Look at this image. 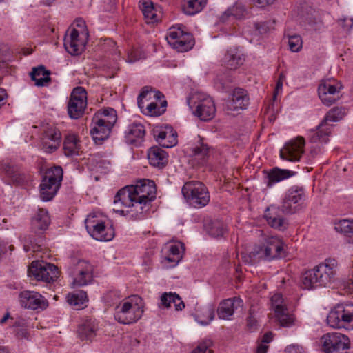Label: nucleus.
I'll use <instances>...</instances> for the list:
<instances>
[{
  "label": "nucleus",
  "instance_id": "obj_1",
  "mask_svg": "<svg viewBox=\"0 0 353 353\" xmlns=\"http://www.w3.org/2000/svg\"><path fill=\"white\" fill-rule=\"evenodd\" d=\"M337 262L334 259H328L324 263L315 266L303 273L301 279V288L312 290L318 287H326L334 279Z\"/></svg>",
  "mask_w": 353,
  "mask_h": 353
},
{
  "label": "nucleus",
  "instance_id": "obj_2",
  "mask_svg": "<svg viewBox=\"0 0 353 353\" xmlns=\"http://www.w3.org/2000/svg\"><path fill=\"white\" fill-rule=\"evenodd\" d=\"M143 306L142 299L137 295L125 298L115 306L114 318L120 324H133L143 316Z\"/></svg>",
  "mask_w": 353,
  "mask_h": 353
},
{
  "label": "nucleus",
  "instance_id": "obj_3",
  "mask_svg": "<svg viewBox=\"0 0 353 353\" xmlns=\"http://www.w3.org/2000/svg\"><path fill=\"white\" fill-rule=\"evenodd\" d=\"M116 121V111L113 108H105L94 114L92 121L93 126L90 130V134L95 143L101 144L108 138Z\"/></svg>",
  "mask_w": 353,
  "mask_h": 353
},
{
  "label": "nucleus",
  "instance_id": "obj_4",
  "mask_svg": "<svg viewBox=\"0 0 353 353\" xmlns=\"http://www.w3.org/2000/svg\"><path fill=\"white\" fill-rule=\"evenodd\" d=\"M125 203H130L132 197L151 203L156 198V185L153 181L141 180L137 185L125 186L119 190Z\"/></svg>",
  "mask_w": 353,
  "mask_h": 353
},
{
  "label": "nucleus",
  "instance_id": "obj_5",
  "mask_svg": "<svg viewBox=\"0 0 353 353\" xmlns=\"http://www.w3.org/2000/svg\"><path fill=\"white\" fill-rule=\"evenodd\" d=\"M68 272L72 279L73 287H83L93 281L94 266L88 261L72 259Z\"/></svg>",
  "mask_w": 353,
  "mask_h": 353
},
{
  "label": "nucleus",
  "instance_id": "obj_6",
  "mask_svg": "<svg viewBox=\"0 0 353 353\" xmlns=\"http://www.w3.org/2000/svg\"><path fill=\"white\" fill-rule=\"evenodd\" d=\"M63 179V170L60 166L48 169L39 185L40 197L43 201L52 200L57 194Z\"/></svg>",
  "mask_w": 353,
  "mask_h": 353
},
{
  "label": "nucleus",
  "instance_id": "obj_7",
  "mask_svg": "<svg viewBox=\"0 0 353 353\" xmlns=\"http://www.w3.org/2000/svg\"><path fill=\"white\" fill-rule=\"evenodd\" d=\"M188 204L195 208L205 206L210 201V194L205 185L200 181L185 183L181 190Z\"/></svg>",
  "mask_w": 353,
  "mask_h": 353
},
{
  "label": "nucleus",
  "instance_id": "obj_8",
  "mask_svg": "<svg viewBox=\"0 0 353 353\" xmlns=\"http://www.w3.org/2000/svg\"><path fill=\"white\" fill-rule=\"evenodd\" d=\"M285 243L278 236H265L263 238L262 245L259 250L252 252L253 256H258L259 259L272 261L285 256Z\"/></svg>",
  "mask_w": 353,
  "mask_h": 353
},
{
  "label": "nucleus",
  "instance_id": "obj_9",
  "mask_svg": "<svg viewBox=\"0 0 353 353\" xmlns=\"http://www.w3.org/2000/svg\"><path fill=\"white\" fill-rule=\"evenodd\" d=\"M132 201H130V203H125V202L123 201V196L120 195V192H118L114 196V204L118 205L121 203L122 206L126 208V210L114 208V211L121 215L126 216L131 219L136 220L143 219L150 210V203L132 197Z\"/></svg>",
  "mask_w": 353,
  "mask_h": 353
},
{
  "label": "nucleus",
  "instance_id": "obj_10",
  "mask_svg": "<svg viewBox=\"0 0 353 353\" xmlns=\"http://www.w3.org/2000/svg\"><path fill=\"white\" fill-rule=\"evenodd\" d=\"M327 323L333 328L353 330V305L338 304L329 312Z\"/></svg>",
  "mask_w": 353,
  "mask_h": 353
},
{
  "label": "nucleus",
  "instance_id": "obj_11",
  "mask_svg": "<svg viewBox=\"0 0 353 353\" xmlns=\"http://www.w3.org/2000/svg\"><path fill=\"white\" fill-rule=\"evenodd\" d=\"M190 108L195 107L194 114L201 121H208L214 118L216 108L212 99L201 93H196L188 99Z\"/></svg>",
  "mask_w": 353,
  "mask_h": 353
},
{
  "label": "nucleus",
  "instance_id": "obj_12",
  "mask_svg": "<svg viewBox=\"0 0 353 353\" xmlns=\"http://www.w3.org/2000/svg\"><path fill=\"white\" fill-rule=\"evenodd\" d=\"M88 232L94 239L100 241H109L114 236V230L112 225H106L95 214H90L85 221Z\"/></svg>",
  "mask_w": 353,
  "mask_h": 353
},
{
  "label": "nucleus",
  "instance_id": "obj_13",
  "mask_svg": "<svg viewBox=\"0 0 353 353\" xmlns=\"http://www.w3.org/2000/svg\"><path fill=\"white\" fill-rule=\"evenodd\" d=\"M165 39L171 47L181 52L190 50L194 44L192 35L183 30L181 26L171 27Z\"/></svg>",
  "mask_w": 353,
  "mask_h": 353
},
{
  "label": "nucleus",
  "instance_id": "obj_14",
  "mask_svg": "<svg viewBox=\"0 0 353 353\" xmlns=\"http://www.w3.org/2000/svg\"><path fill=\"white\" fill-rule=\"evenodd\" d=\"M322 347L326 353H347L350 348L349 338L339 332H331L321 338Z\"/></svg>",
  "mask_w": 353,
  "mask_h": 353
},
{
  "label": "nucleus",
  "instance_id": "obj_15",
  "mask_svg": "<svg viewBox=\"0 0 353 353\" xmlns=\"http://www.w3.org/2000/svg\"><path fill=\"white\" fill-rule=\"evenodd\" d=\"M343 86L335 79L330 78L321 81L318 88V94L322 103L330 106L341 98Z\"/></svg>",
  "mask_w": 353,
  "mask_h": 353
},
{
  "label": "nucleus",
  "instance_id": "obj_16",
  "mask_svg": "<svg viewBox=\"0 0 353 353\" xmlns=\"http://www.w3.org/2000/svg\"><path fill=\"white\" fill-rule=\"evenodd\" d=\"M28 275L38 281L51 283L59 277V272L55 265L36 261L32 262L29 267Z\"/></svg>",
  "mask_w": 353,
  "mask_h": 353
},
{
  "label": "nucleus",
  "instance_id": "obj_17",
  "mask_svg": "<svg viewBox=\"0 0 353 353\" xmlns=\"http://www.w3.org/2000/svg\"><path fill=\"white\" fill-rule=\"evenodd\" d=\"M87 106V92L82 87L73 89L68 103V112L70 118L77 119L84 113Z\"/></svg>",
  "mask_w": 353,
  "mask_h": 353
},
{
  "label": "nucleus",
  "instance_id": "obj_18",
  "mask_svg": "<svg viewBox=\"0 0 353 353\" xmlns=\"http://www.w3.org/2000/svg\"><path fill=\"white\" fill-rule=\"evenodd\" d=\"M305 196L303 189L292 187L285 193L282 201V211L285 214H294L301 208V201Z\"/></svg>",
  "mask_w": 353,
  "mask_h": 353
},
{
  "label": "nucleus",
  "instance_id": "obj_19",
  "mask_svg": "<svg viewBox=\"0 0 353 353\" xmlns=\"http://www.w3.org/2000/svg\"><path fill=\"white\" fill-rule=\"evenodd\" d=\"M61 141V134L58 128L48 125L43 128L41 143L44 152L48 154L54 152L59 148Z\"/></svg>",
  "mask_w": 353,
  "mask_h": 353
},
{
  "label": "nucleus",
  "instance_id": "obj_20",
  "mask_svg": "<svg viewBox=\"0 0 353 353\" xmlns=\"http://www.w3.org/2000/svg\"><path fill=\"white\" fill-rule=\"evenodd\" d=\"M305 143V139L302 137L289 141L280 150L281 159L292 162L300 161L304 152Z\"/></svg>",
  "mask_w": 353,
  "mask_h": 353
},
{
  "label": "nucleus",
  "instance_id": "obj_21",
  "mask_svg": "<svg viewBox=\"0 0 353 353\" xmlns=\"http://www.w3.org/2000/svg\"><path fill=\"white\" fill-rule=\"evenodd\" d=\"M19 302L22 307L30 310H45L48 306V301L39 292L24 290L19 295Z\"/></svg>",
  "mask_w": 353,
  "mask_h": 353
},
{
  "label": "nucleus",
  "instance_id": "obj_22",
  "mask_svg": "<svg viewBox=\"0 0 353 353\" xmlns=\"http://www.w3.org/2000/svg\"><path fill=\"white\" fill-rule=\"evenodd\" d=\"M283 214L284 213L281 207L272 205L267 208L263 216L271 228L283 231L288 228V224Z\"/></svg>",
  "mask_w": 353,
  "mask_h": 353
},
{
  "label": "nucleus",
  "instance_id": "obj_23",
  "mask_svg": "<svg viewBox=\"0 0 353 353\" xmlns=\"http://www.w3.org/2000/svg\"><path fill=\"white\" fill-rule=\"evenodd\" d=\"M242 306L243 301L238 296L223 300L217 309L218 316L221 319L230 320L234 311Z\"/></svg>",
  "mask_w": 353,
  "mask_h": 353
},
{
  "label": "nucleus",
  "instance_id": "obj_24",
  "mask_svg": "<svg viewBox=\"0 0 353 353\" xmlns=\"http://www.w3.org/2000/svg\"><path fill=\"white\" fill-rule=\"evenodd\" d=\"M244 61V55L238 48H231L225 54L221 64L228 70H234L243 65Z\"/></svg>",
  "mask_w": 353,
  "mask_h": 353
},
{
  "label": "nucleus",
  "instance_id": "obj_25",
  "mask_svg": "<svg viewBox=\"0 0 353 353\" xmlns=\"http://www.w3.org/2000/svg\"><path fill=\"white\" fill-rule=\"evenodd\" d=\"M79 31L73 28L64 38V47L72 55H78L83 50L84 43L79 40Z\"/></svg>",
  "mask_w": 353,
  "mask_h": 353
},
{
  "label": "nucleus",
  "instance_id": "obj_26",
  "mask_svg": "<svg viewBox=\"0 0 353 353\" xmlns=\"http://www.w3.org/2000/svg\"><path fill=\"white\" fill-rule=\"evenodd\" d=\"M145 134V127L140 123L130 124L125 131L126 141L130 144L137 145L143 141Z\"/></svg>",
  "mask_w": 353,
  "mask_h": 353
},
{
  "label": "nucleus",
  "instance_id": "obj_27",
  "mask_svg": "<svg viewBox=\"0 0 353 353\" xmlns=\"http://www.w3.org/2000/svg\"><path fill=\"white\" fill-rule=\"evenodd\" d=\"M97 330L98 325L95 320L86 319L79 325L77 334L82 341L92 340L96 336Z\"/></svg>",
  "mask_w": 353,
  "mask_h": 353
},
{
  "label": "nucleus",
  "instance_id": "obj_28",
  "mask_svg": "<svg viewBox=\"0 0 353 353\" xmlns=\"http://www.w3.org/2000/svg\"><path fill=\"white\" fill-rule=\"evenodd\" d=\"M248 104L249 97L247 92L239 88L234 89L232 93V99L228 105L229 108L232 110L245 109Z\"/></svg>",
  "mask_w": 353,
  "mask_h": 353
},
{
  "label": "nucleus",
  "instance_id": "obj_29",
  "mask_svg": "<svg viewBox=\"0 0 353 353\" xmlns=\"http://www.w3.org/2000/svg\"><path fill=\"white\" fill-rule=\"evenodd\" d=\"M63 152L67 157H74L79 154L81 146L80 140L74 134H70L63 140Z\"/></svg>",
  "mask_w": 353,
  "mask_h": 353
},
{
  "label": "nucleus",
  "instance_id": "obj_30",
  "mask_svg": "<svg viewBox=\"0 0 353 353\" xmlns=\"http://www.w3.org/2000/svg\"><path fill=\"white\" fill-rule=\"evenodd\" d=\"M50 222V219L47 210L39 209L31 221V227L34 232L46 230Z\"/></svg>",
  "mask_w": 353,
  "mask_h": 353
},
{
  "label": "nucleus",
  "instance_id": "obj_31",
  "mask_svg": "<svg viewBox=\"0 0 353 353\" xmlns=\"http://www.w3.org/2000/svg\"><path fill=\"white\" fill-rule=\"evenodd\" d=\"M148 157L151 165L162 168L168 161L167 153L161 148L152 147L148 153Z\"/></svg>",
  "mask_w": 353,
  "mask_h": 353
},
{
  "label": "nucleus",
  "instance_id": "obj_32",
  "mask_svg": "<svg viewBox=\"0 0 353 353\" xmlns=\"http://www.w3.org/2000/svg\"><path fill=\"white\" fill-rule=\"evenodd\" d=\"M30 77L35 85L39 87L47 85L50 81V71L46 69L43 65L32 68Z\"/></svg>",
  "mask_w": 353,
  "mask_h": 353
},
{
  "label": "nucleus",
  "instance_id": "obj_33",
  "mask_svg": "<svg viewBox=\"0 0 353 353\" xmlns=\"http://www.w3.org/2000/svg\"><path fill=\"white\" fill-rule=\"evenodd\" d=\"M294 174V172L289 170H282L278 168H274L267 174V186L272 187L274 183L288 179Z\"/></svg>",
  "mask_w": 353,
  "mask_h": 353
},
{
  "label": "nucleus",
  "instance_id": "obj_34",
  "mask_svg": "<svg viewBox=\"0 0 353 353\" xmlns=\"http://www.w3.org/2000/svg\"><path fill=\"white\" fill-rule=\"evenodd\" d=\"M311 133L310 139L312 143H326L330 134V126L322 121L316 130H311Z\"/></svg>",
  "mask_w": 353,
  "mask_h": 353
},
{
  "label": "nucleus",
  "instance_id": "obj_35",
  "mask_svg": "<svg viewBox=\"0 0 353 353\" xmlns=\"http://www.w3.org/2000/svg\"><path fill=\"white\" fill-rule=\"evenodd\" d=\"M139 7L148 23H153L158 21L156 8L150 0H141Z\"/></svg>",
  "mask_w": 353,
  "mask_h": 353
},
{
  "label": "nucleus",
  "instance_id": "obj_36",
  "mask_svg": "<svg viewBox=\"0 0 353 353\" xmlns=\"http://www.w3.org/2000/svg\"><path fill=\"white\" fill-rule=\"evenodd\" d=\"M207 1L208 0H185L183 10L188 15H194L203 9Z\"/></svg>",
  "mask_w": 353,
  "mask_h": 353
},
{
  "label": "nucleus",
  "instance_id": "obj_37",
  "mask_svg": "<svg viewBox=\"0 0 353 353\" xmlns=\"http://www.w3.org/2000/svg\"><path fill=\"white\" fill-rule=\"evenodd\" d=\"M275 317L279 325L282 327H290L295 324L296 318L294 315L289 311L288 307L284 308V310L280 312H276Z\"/></svg>",
  "mask_w": 353,
  "mask_h": 353
},
{
  "label": "nucleus",
  "instance_id": "obj_38",
  "mask_svg": "<svg viewBox=\"0 0 353 353\" xmlns=\"http://www.w3.org/2000/svg\"><path fill=\"white\" fill-rule=\"evenodd\" d=\"M335 230L349 237V242L353 243V220H340L335 224Z\"/></svg>",
  "mask_w": 353,
  "mask_h": 353
},
{
  "label": "nucleus",
  "instance_id": "obj_39",
  "mask_svg": "<svg viewBox=\"0 0 353 353\" xmlns=\"http://www.w3.org/2000/svg\"><path fill=\"white\" fill-rule=\"evenodd\" d=\"M88 301L87 293L83 290L72 294H68L67 296V302L70 305L77 307V309L82 307Z\"/></svg>",
  "mask_w": 353,
  "mask_h": 353
},
{
  "label": "nucleus",
  "instance_id": "obj_40",
  "mask_svg": "<svg viewBox=\"0 0 353 353\" xmlns=\"http://www.w3.org/2000/svg\"><path fill=\"white\" fill-rule=\"evenodd\" d=\"M214 318V312L212 307H205L195 315L196 321L202 325H208Z\"/></svg>",
  "mask_w": 353,
  "mask_h": 353
},
{
  "label": "nucleus",
  "instance_id": "obj_41",
  "mask_svg": "<svg viewBox=\"0 0 353 353\" xmlns=\"http://www.w3.org/2000/svg\"><path fill=\"white\" fill-rule=\"evenodd\" d=\"M167 105L166 101L161 103V105H158L155 102H151L147 105L145 110H141L142 112L145 114L150 116H159L165 112V107Z\"/></svg>",
  "mask_w": 353,
  "mask_h": 353
},
{
  "label": "nucleus",
  "instance_id": "obj_42",
  "mask_svg": "<svg viewBox=\"0 0 353 353\" xmlns=\"http://www.w3.org/2000/svg\"><path fill=\"white\" fill-rule=\"evenodd\" d=\"M0 173L5 174L13 183L18 180V174L16 168L8 162H0Z\"/></svg>",
  "mask_w": 353,
  "mask_h": 353
},
{
  "label": "nucleus",
  "instance_id": "obj_43",
  "mask_svg": "<svg viewBox=\"0 0 353 353\" xmlns=\"http://www.w3.org/2000/svg\"><path fill=\"white\" fill-rule=\"evenodd\" d=\"M345 110L342 108H334L331 109L325 117L324 120L323 121L324 123L327 124L328 121L330 122H336L341 120L343 116L345 115Z\"/></svg>",
  "mask_w": 353,
  "mask_h": 353
},
{
  "label": "nucleus",
  "instance_id": "obj_44",
  "mask_svg": "<svg viewBox=\"0 0 353 353\" xmlns=\"http://www.w3.org/2000/svg\"><path fill=\"white\" fill-rule=\"evenodd\" d=\"M179 301V295L176 292H164L160 297L159 307L164 308H169L171 303Z\"/></svg>",
  "mask_w": 353,
  "mask_h": 353
},
{
  "label": "nucleus",
  "instance_id": "obj_45",
  "mask_svg": "<svg viewBox=\"0 0 353 353\" xmlns=\"http://www.w3.org/2000/svg\"><path fill=\"white\" fill-rule=\"evenodd\" d=\"M122 298L121 294L119 290H110L103 296L104 303L109 306L117 305Z\"/></svg>",
  "mask_w": 353,
  "mask_h": 353
},
{
  "label": "nucleus",
  "instance_id": "obj_46",
  "mask_svg": "<svg viewBox=\"0 0 353 353\" xmlns=\"http://www.w3.org/2000/svg\"><path fill=\"white\" fill-rule=\"evenodd\" d=\"M270 301L271 306L274 314H276V312H280L287 307L286 303L281 294H274L271 297Z\"/></svg>",
  "mask_w": 353,
  "mask_h": 353
},
{
  "label": "nucleus",
  "instance_id": "obj_47",
  "mask_svg": "<svg viewBox=\"0 0 353 353\" xmlns=\"http://www.w3.org/2000/svg\"><path fill=\"white\" fill-rule=\"evenodd\" d=\"M213 343L210 339H205L200 341L198 345L192 351V353H213L212 349Z\"/></svg>",
  "mask_w": 353,
  "mask_h": 353
},
{
  "label": "nucleus",
  "instance_id": "obj_48",
  "mask_svg": "<svg viewBox=\"0 0 353 353\" xmlns=\"http://www.w3.org/2000/svg\"><path fill=\"white\" fill-rule=\"evenodd\" d=\"M288 46L290 50L293 52H299L303 46L302 39L299 35L290 36L288 38Z\"/></svg>",
  "mask_w": 353,
  "mask_h": 353
},
{
  "label": "nucleus",
  "instance_id": "obj_49",
  "mask_svg": "<svg viewBox=\"0 0 353 353\" xmlns=\"http://www.w3.org/2000/svg\"><path fill=\"white\" fill-rule=\"evenodd\" d=\"M226 232L225 227L223 223L214 222L212 223L209 234L216 238L221 237Z\"/></svg>",
  "mask_w": 353,
  "mask_h": 353
},
{
  "label": "nucleus",
  "instance_id": "obj_50",
  "mask_svg": "<svg viewBox=\"0 0 353 353\" xmlns=\"http://www.w3.org/2000/svg\"><path fill=\"white\" fill-rule=\"evenodd\" d=\"M152 92L148 87H144L137 98V104L141 110L144 108V101H148L152 99Z\"/></svg>",
  "mask_w": 353,
  "mask_h": 353
},
{
  "label": "nucleus",
  "instance_id": "obj_51",
  "mask_svg": "<svg viewBox=\"0 0 353 353\" xmlns=\"http://www.w3.org/2000/svg\"><path fill=\"white\" fill-rule=\"evenodd\" d=\"M244 8L243 6H234L232 8L228 9L225 13L222 15L221 19H225L226 17L229 16H234L235 17H240L243 12Z\"/></svg>",
  "mask_w": 353,
  "mask_h": 353
},
{
  "label": "nucleus",
  "instance_id": "obj_52",
  "mask_svg": "<svg viewBox=\"0 0 353 353\" xmlns=\"http://www.w3.org/2000/svg\"><path fill=\"white\" fill-rule=\"evenodd\" d=\"M258 321L252 309H250L247 318V327L250 332L255 331L258 328Z\"/></svg>",
  "mask_w": 353,
  "mask_h": 353
},
{
  "label": "nucleus",
  "instance_id": "obj_53",
  "mask_svg": "<svg viewBox=\"0 0 353 353\" xmlns=\"http://www.w3.org/2000/svg\"><path fill=\"white\" fill-rule=\"evenodd\" d=\"M168 134L165 143H162L163 148H172L177 143V134L171 127L168 128Z\"/></svg>",
  "mask_w": 353,
  "mask_h": 353
},
{
  "label": "nucleus",
  "instance_id": "obj_54",
  "mask_svg": "<svg viewBox=\"0 0 353 353\" xmlns=\"http://www.w3.org/2000/svg\"><path fill=\"white\" fill-rule=\"evenodd\" d=\"M168 134V128H165V130H163L161 129H155L154 130V136L156 140L162 145V143H165V140L167 139Z\"/></svg>",
  "mask_w": 353,
  "mask_h": 353
},
{
  "label": "nucleus",
  "instance_id": "obj_55",
  "mask_svg": "<svg viewBox=\"0 0 353 353\" xmlns=\"http://www.w3.org/2000/svg\"><path fill=\"white\" fill-rule=\"evenodd\" d=\"M181 250H184V245L183 243H178L176 244L171 245L169 248V254L173 255L174 256H178L179 258L181 259Z\"/></svg>",
  "mask_w": 353,
  "mask_h": 353
},
{
  "label": "nucleus",
  "instance_id": "obj_56",
  "mask_svg": "<svg viewBox=\"0 0 353 353\" xmlns=\"http://www.w3.org/2000/svg\"><path fill=\"white\" fill-rule=\"evenodd\" d=\"M209 148L207 145L201 143L199 146L194 148L193 152L194 155L205 157L208 154Z\"/></svg>",
  "mask_w": 353,
  "mask_h": 353
},
{
  "label": "nucleus",
  "instance_id": "obj_57",
  "mask_svg": "<svg viewBox=\"0 0 353 353\" xmlns=\"http://www.w3.org/2000/svg\"><path fill=\"white\" fill-rule=\"evenodd\" d=\"M341 26L345 31H349L353 27V19L345 18L339 21Z\"/></svg>",
  "mask_w": 353,
  "mask_h": 353
},
{
  "label": "nucleus",
  "instance_id": "obj_58",
  "mask_svg": "<svg viewBox=\"0 0 353 353\" xmlns=\"http://www.w3.org/2000/svg\"><path fill=\"white\" fill-rule=\"evenodd\" d=\"M10 54L9 47L4 43L0 44V61H5L6 57Z\"/></svg>",
  "mask_w": 353,
  "mask_h": 353
},
{
  "label": "nucleus",
  "instance_id": "obj_59",
  "mask_svg": "<svg viewBox=\"0 0 353 353\" xmlns=\"http://www.w3.org/2000/svg\"><path fill=\"white\" fill-rule=\"evenodd\" d=\"M285 353H303V351L302 347L297 345H292L285 348Z\"/></svg>",
  "mask_w": 353,
  "mask_h": 353
},
{
  "label": "nucleus",
  "instance_id": "obj_60",
  "mask_svg": "<svg viewBox=\"0 0 353 353\" xmlns=\"http://www.w3.org/2000/svg\"><path fill=\"white\" fill-rule=\"evenodd\" d=\"M141 58L137 50H132L128 52L127 61L128 63H134Z\"/></svg>",
  "mask_w": 353,
  "mask_h": 353
},
{
  "label": "nucleus",
  "instance_id": "obj_61",
  "mask_svg": "<svg viewBox=\"0 0 353 353\" xmlns=\"http://www.w3.org/2000/svg\"><path fill=\"white\" fill-rule=\"evenodd\" d=\"M284 77L283 74H281L276 85L275 90L274 92V99H276V95L279 93V92L282 90L283 83Z\"/></svg>",
  "mask_w": 353,
  "mask_h": 353
},
{
  "label": "nucleus",
  "instance_id": "obj_62",
  "mask_svg": "<svg viewBox=\"0 0 353 353\" xmlns=\"http://www.w3.org/2000/svg\"><path fill=\"white\" fill-rule=\"evenodd\" d=\"M255 27H256V31L259 34H266L268 31V26H267V24L265 23H256Z\"/></svg>",
  "mask_w": 353,
  "mask_h": 353
},
{
  "label": "nucleus",
  "instance_id": "obj_63",
  "mask_svg": "<svg viewBox=\"0 0 353 353\" xmlns=\"http://www.w3.org/2000/svg\"><path fill=\"white\" fill-rule=\"evenodd\" d=\"M8 94L6 90L3 88H0V108L6 103Z\"/></svg>",
  "mask_w": 353,
  "mask_h": 353
},
{
  "label": "nucleus",
  "instance_id": "obj_64",
  "mask_svg": "<svg viewBox=\"0 0 353 353\" xmlns=\"http://www.w3.org/2000/svg\"><path fill=\"white\" fill-rule=\"evenodd\" d=\"M173 304L174 305L175 310H176V311H181L185 308V303L182 301V299L180 296H179V301L173 302Z\"/></svg>",
  "mask_w": 353,
  "mask_h": 353
}]
</instances>
